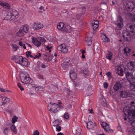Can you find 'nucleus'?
Instances as JSON below:
<instances>
[{
    "label": "nucleus",
    "instance_id": "1",
    "mask_svg": "<svg viewBox=\"0 0 135 135\" xmlns=\"http://www.w3.org/2000/svg\"><path fill=\"white\" fill-rule=\"evenodd\" d=\"M130 107L127 106L123 109L124 114L128 115L127 117L129 121H131L135 118V102L131 101Z\"/></svg>",
    "mask_w": 135,
    "mask_h": 135
},
{
    "label": "nucleus",
    "instance_id": "2",
    "mask_svg": "<svg viewBox=\"0 0 135 135\" xmlns=\"http://www.w3.org/2000/svg\"><path fill=\"white\" fill-rule=\"evenodd\" d=\"M29 29V26L27 25H25L21 27L19 31L16 33V35L19 37L23 36L25 33L28 32Z\"/></svg>",
    "mask_w": 135,
    "mask_h": 135
},
{
    "label": "nucleus",
    "instance_id": "3",
    "mask_svg": "<svg viewBox=\"0 0 135 135\" xmlns=\"http://www.w3.org/2000/svg\"><path fill=\"white\" fill-rule=\"evenodd\" d=\"M47 108L51 113H55L57 112L59 109V105L55 103L52 104V102L48 104Z\"/></svg>",
    "mask_w": 135,
    "mask_h": 135
},
{
    "label": "nucleus",
    "instance_id": "4",
    "mask_svg": "<svg viewBox=\"0 0 135 135\" xmlns=\"http://www.w3.org/2000/svg\"><path fill=\"white\" fill-rule=\"evenodd\" d=\"M22 74H21V80L22 83L27 86L31 84L32 83L33 80L30 78L28 75H25L23 76H22Z\"/></svg>",
    "mask_w": 135,
    "mask_h": 135
},
{
    "label": "nucleus",
    "instance_id": "5",
    "mask_svg": "<svg viewBox=\"0 0 135 135\" xmlns=\"http://www.w3.org/2000/svg\"><path fill=\"white\" fill-rule=\"evenodd\" d=\"M115 25L117 26V28L118 30H121L123 26V20L122 17L118 16L117 20L115 22Z\"/></svg>",
    "mask_w": 135,
    "mask_h": 135
},
{
    "label": "nucleus",
    "instance_id": "6",
    "mask_svg": "<svg viewBox=\"0 0 135 135\" xmlns=\"http://www.w3.org/2000/svg\"><path fill=\"white\" fill-rule=\"evenodd\" d=\"M124 72L126 75V77H128L131 80V81H132L133 82L135 81V73L134 76L133 75V72L129 71L127 69L125 68L124 69Z\"/></svg>",
    "mask_w": 135,
    "mask_h": 135
},
{
    "label": "nucleus",
    "instance_id": "7",
    "mask_svg": "<svg viewBox=\"0 0 135 135\" xmlns=\"http://www.w3.org/2000/svg\"><path fill=\"white\" fill-rule=\"evenodd\" d=\"M124 81V80H123L116 81L113 87L114 90L116 91L120 89L123 86Z\"/></svg>",
    "mask_w": 135,
    "mask_h": 135
},
{
    "label": "nucleus",
    "instance_id": "8",
    "mask_svg": "<svg viewBox=\"0 0 135 135\" xmlns=\"http://www.w3.org/2000/svg\"><path fill=\"white\" fill-rule=\"evenodd\" d=\"M57 49L59 51L64 53H66L68 51V48L64 44H62L59 45Z\"/></svg>",
    "mask_w": 135,
    "mask_h": 135
},
{
    "label": "nucleus",
    "instance_id": "9",
    "mask_svg": "<svg viewBox=\"0 0 135 135\" xmlns=\"http://www.w3.org/2000/svg\"><path fill=\"white\" fill-rule=\"evenodd\" d=\"M120 65H118L115 68V73L119 75L122 76L123 75V68Z\"/></svg>",
    "mask_w": 135,
    "mask_h": 135
},
{
    "label": "nucleus",
    "instance_id": "10",
    "mask_svg": "<svg viewBox=\"0 0 135 135\" xmlns=\"http://www.w3.org/2000/svg\"><path fill=\"white\" fill-rule=\"evenodd\" d=\"M122 34L124 40L129 42L130 40L131 36L130 33L126 30H123Z\"/></svg>",
    "mask_w": 135,
    "mask_h": 135
},
{
    "label": "nucleus",
    "instance_id": "11",
    "mask_svg": "<svg viewBox=\"0 0 135 135\" xmlns=\"http://www.w3.org/2000/svg\"><path fill=\"white\" fill-rule=\"evenodd\" d=\"M127 66L128 69L129 71H135V62L134 61H130L128 62L127 64Z\"/></svg>",
    "mask_w": 135,
    "mask_h": 135
},
{
    "label": "nucleus",
    "instance_id": "12",
    "mask_svg": "<svg viewBox=\"0 0 135 135\" xmlns=\"http://www.w3.org/2000/svg\"><path fill=\"white\" fill-rule=\"evenodd\" d=\"M120 95L122 98H127L130 97L131 94L128 90H122L120 92Z\"/></svg>",
    "mask_w": 135,
    "mask_h": 135
},
{
    "label": "nucleus",
    "instance_id": "13",
    "mask_svg": "<svg viewBox=\"0 0 135 135\" xmlns=\"http://www.w3.org/2000/svg\"><path fill=\"white\" fill-rule=\"evenodd\" d=\"M126 77L128 81L129 82L130 84V89L133 91H135V81H134L133 82V81L132 82V81H131V80L130 79H129V78L127 77Z\"/></svg>",
    "mask_w": 135,
    "mask_h": 135
},
{
    "label": "nucleus",
    "instance_id": "14",
    "mask_svg": "<svg viewBox=\"0 0 135 135\" xmlns=\"http://www.w3.org/2000/svg\"><path fill=\"white\" fill-rule=\"evenodd\" d=\"M43 27L42 24L40 22L35 23L33 24V28L35 30H37L42 28Z\"/></svg>",
    "mask_w": 135,
    "mask_h": 135
},
{
    "label": "nucleus",
    "instance_id": "15",
    "mask_svg": "<svg viewBox=\"0 0 135 135\" xmlns=\"http://www.w3.org/2000/svg\"><path fill=\"white\" fill-rule=\"evenodd\" d=\"M71 28L70 26L67 25H65L63 28L62 29V31L63 32L69 33L71 32Z\"/></svg>",
    "mask_w": 135,
    "mask_h": 135
},
{
    "label": "nucleus",
    "instance_id": "16",
    "mask_svg": "<svg viewBox=\"0 0 135 135\" xmlns=\"http://www.w3.org/2000/svg\"><path fill=\"white\" fill-rule=\"evenodd\" d=\"M70 76L72 80H74L77 78V75L74 70L73 69L70 71Z\"/></svg>",
    "mask_w": 135,
    "mask_h": 135
},
{
    "label": "nucleus",
    "instance_id": "17",
    "mask_svg": "<svg viewBox=\"0 0 135 135\" xmlns=\"http://www.w3.org/2000/svg\"><path fill=\"white\" fill-rule=\"evenodd\" d=\"M126 7L129 11H132L134 8V5L133 2H130L126 5Z\"/></svg>",
    "mask_w": 135,
    "mask_h": 135
},
{
    "label": "nucleus",
    "instance_id": "18",
    "mask_svg": "<svg viewBox=\"0 0 135 135\" xmlns=\"http://www.w3.org/2000/svg\"><path fill=\"white\" fill-rule=\"evenodd\" d=\"M32 42L35 46L37 47L40 46L41 45V42L35 37L32 38Z\"/></svg>",
    "mask_w": 135,
    "mask_h": 135
},
{
    "label": "nucleus",
    "instance_id": "19",
    "mask_svg": "<svg viewBox=\"0 0 135 135\" xmlns=\"http://www.w3.org/2000/svg\"><path fill=\"white\" fill-rule=\"evenodd\" d=\"M92 24L93 29L95 30L99 27V22L98 20H93L92 22Z\"/></svg>",
    "mask_w": 135,
    "mask_h": 135
},
{
    "label": "nucleus",
    "instance_id": "20",
    "mask_svg": "<svg viewBox=\"0 0 135 135\" xmlns=\"http://www.w3.org/2000/svg\"><path fill=\"white\" fill-rule=\"evenodd\" d=\"M23 58L21 56H16L14 57V59L15 60L16 62L20 64Z\"/></svg>",
    "mask_w": 135,
    "mask_h": 135
},
{
    "label": "nucleus",
    "instance_id": "21",
    "mask_svg": "<svg viewBox=\"0 0 135 135\" xmlns=\"http://www.w3.org/2000/svg\"><path fill=\"white\" fill-rule=\"evenodd\" d=\"M101 38L104 42H110V39L104 34H103L101 36Z\"/></svg>",
    "mask_w": 135,
    "mask_h": 135
},
{
    "label": "nucleus",
    "instance_id": "22",
    "mask_svg": "<svg viewBox=\"0 0 135 135\" xmlns=\"http://www.w3.org/2000/svg\"><path fill=\"white\" fill-rule=\"evenodd\" d=\"M35 87L36 91L38 93L42 92L44 90V88L41 86H37V85H36Z\"/></svg>",
    "mask_w": 135,
    "mask_h": 135
},
{
    "label": "nucleus",
    "instance_id": "23",
    "mask_svg": "<svg viewBox=\"0 0 135 135\" xmlns=\"http://www.w3.org/2000/svg\"><path fill=\"white\" fill-rule=\"evenodd\" d=\"M28 60L26 58H23L20 64L23 66H27L28 64Z\"/></svg>",
    "mask_w": 135,
    "mask_h": 135
},
{
    "label": "nucleus",
    "instance_id": "24",
    "mask_svg": "<svg viewBox=\"0 0 135 135\" xmlns=\"http://www.w3.org/2000/svg\"><path fill=\"white\" fill-rule=\"evenodd\" d=\"M87 127L88 129H92L94 127V125L91 121L88 122L87 123Z\"/></svg>",
    "mask_w": 135,
    "mask_h": 135
},
{
    "label": "nucleus",
    "instance_id": "25",
    "mask_svg": "<svg viewBox=\"0 0 135 135\" xmlns=\"http://www.w3.org/2000/svg\"><path fill=\"white\" fill-rule=\"evenodd\" d=\"M5 20H15L12 18V12H9L6 16L4 18Z\"/></svg>",
    "mask_w": 135,
    "mask_h": 135
},
{
    "label": "nucleus",
    "instance_id": "26",
    "mask_svg": "<svg viewBox=\"0 0 135 135\" xmlns=\"http://www.w3.org/2000/svg\"><path fill=\"white\" fill-rule=\"evenodd\" d=\"M68 61H64L61 64V66L63 69L65 70L68 68Z\"/></svg>",
    "mask_w": 135,
    "mask_h": 135
},
{
    "label": "nucleus",
    "instance_id": "27",
    "mask_svg": "<svg viewBox=\"0 0 135 135\" xmlns=\"http://www.w3.org/2000/svg\"><path fill=\"white\" fill-rule=\"evenodd\" d=\"M12 12V18L15 19L16 18V17L18 15V13L17 11L15 10H13Z\"/></svg>",
    "mask_w": 135,
    "mask_h": 135
},
{
    "label": "nucleus",
    "instance_id": "28",
    "mask_svg": "<svg viewBox=\"0 0 135 135\" xmlns=\"http://www.w3.org/2000/svg\"><path fill=\"white\" fill-rule=\"evenodd\" d=\"M64 25L65 24L63 22L60 23L57 25V28L58 29L61 30L62 31V29L63 28Z\"/></svg>",
    "mask_w": 135,
    "mask_h": 135
},
{
    "label": "nucleus",
    "instance_id": "29",
    "mask_svg": "<svg viewBox=\"0 0 135 135\" xmlns=\"http://www.w3.org/2000/svg\"><path fill=\"white\" fill-rule=\"evenodd\" d=\"M112 53L110 51H108L106 54V58L109 60H110L112 59Z\"/></svg>",
    "mask_w": 135,
    "mask_h": 135
},
{
    "label": "nucleus",
    "instance_id": "30",
    "mask_svg": "<svg viewBox=\"0 0 135 135\" xmlns=\"http://www.w3.org/2000/svg\"><path fill=\"white\" fill-rule=\"evenodd\" d=\"M60 124V121L57 119L55 120L54 121H53L52 123V125L55 127L59 125Z\"/></svg>",
    "mask_w": 135,
    "mask_h": 135
},
{
    "label": "nucleus",
    "instance_id": "31",
    "mask_svg": "<svg viewBox=\"0 0 135 135\" xmlns=\"http://www.w3.org/2000/svg\"><path fill=\"white\" fill-rule=\"evenodd\" d=\"M81 129L79 127L75 129L74 131L75 134L76 135H80L81 134Z\"/></svg>",
    "mask_w": 135,
    "mask_h": 135
},
{
    "label": "nucleus",
    "instance_id": "32",
    "mask_svg": "<svg viewBox=\"0 0 135 135\" xmlns=\"http://www.w3.org/2000/svg\"><path fill=\"white\" fill-rule=\"evenodd\" d=\"M10 128L11 131L13 132L14 133L16 134L17 133V129L14 125H12L10 127Z\"/></svg>",
    "mask_w": 135,
    "mask_h": 135
},
{
    "label": "nucleus",
    "instance_id": "33",
    "mask_svg": "<svg viewBox=\"0 0 135 135\" xmlns=\"http://www.w3.org/2000/svg\"><path fill=\"white\" fill-rule=\"evenodd\" d=\"M3 99V104H5L6 103H9L10 100V99L6 97H2Z\"/></svg>",
    "mask_w": 135,
    "mask_h": 135
},
{
    "label": "nucleus",
    "instance_id": "34",
    "mask_svg": "<svg viewBox=\"0 0 135 135\" xmlns=\"http://www.w3.org/2000/svg\"><path fill=\"white\" fill-rule=\"evenodd\" d=\"M127 131L128 132L135 135V129L132 128H128L127 129Z\"/></svg>",
    "mask_w": 135,
    "mask_h": 135
},
{
    "label": "nucleus",
    "instance_id": "35",
    "mask_svg": "<svg viewBox=\"0 0 135 135\" xmlns=\"http://www.w3.org/2000/svg\"><path fill=\"white\" fill-rule=\"evenodd\" d=\"M12 47L13 50L14 51H16L19 48L18 46L15 44L12 45Z\"/></svg>",
    "mask_w": 135,
    "mask_h": 135
},
{
    "label": "nucleus",
    "instance_id": "36",
    "mask_svg": "<svg viewBox=\"0 0 135 135\" xmlns=\"http://www.w3.org/2000/svg\"><path fill=\"white\" fill-rule=\"evenodd\" d=\"M105 128L104 129L107 132H111L112 131V129H110V127L109 125H107V126H106Z\"/></svg>",
    "mask_w": 135,
    "mask_h": 135
},
{
    "label": "nucleus",
    "instance_id": "37",
    "mask_svg": "<svg viewBox=\"0 0 135 135\" xmlns=\"http://www.w3.org/2000/svg\"><path fill=\"white\" fill-rule=\"evenodd\" d=\"M2 6L3 7L7 9H9L10 7V5L7 3H4V4H3Z\"/></svg>",
    "mask_w": 135,
    "mask_h": 135
},
{
    "label": "nucleus",
    "instance_id": "38",
    "mask_svg": "<svg viewBox=\"0 0 135 135\" xmlns=\"http://www.w3.org/2000/svg\"><path fill=\"white\" fill-rule=\"evenodd\" d=\"M19 45L21 47H23L24 49H26V46L25 44L23 42H22L21 41H20L18 43Z\"/></svg>",
    "mask_w": 135,
    "mask_h": 135
},
{
    "label": "nucleus",
    "instance_id": "39",
    "mask_svg": "<svg viewBox=\"0 0 135 135\" xmlns=\"http://www.w3.org/2000/svg\"><path fill=\"white\" fill-rule=\"evenodd\" d=\"M106 75L108 78V79L109 80L112 78V74L110 71H109L106 73Z\"/></svg>",
    "mask_w": 135,
    "mask_h": 135
},
{
    "label": "nucleus",
    "instance_id": "40",
    "mask_svg": "<svg viewBox=\"0 0 135 135\" xmlns=\"http://www.w3.org/2000/svg\"><path fill=\"white\" fill-rule=\"evenodd\" d=\"M18 118V117L16 116H13L12 119V123L13 124L15 123L17 121Z\"/></svg>",
    "mask_w": 135,
    "mask_h": 135
},
{
    "label": "nucleus",
    "instance_id": "41",
    "mask_svg": "<svg viewBox=\"0 0 135 135\" xmlns=\"http://www.w3.org/2000/svg\"><path fill=\"white\" fill-rule=\"evenodd\" d=\"M100 124L102 127L104 129L105 128L106 126L108 125L107 123L104 122H101Z\"/></svg>",
    "mask_w": 135,
    "mask_h": 135
},
{
    "label": "nucleus",
    "instance_id": "42",
    "mask_svg": "<svg viewBox=\"0 0 135 135\" xmlns=\"http://www.w3.org/2000/svg\"><path fill=\"white\" fill-rule=\"evenodd\" d=\"M128 30L129 32L133 33L134 31V28H133V26L132 25H131L130 26Z\"/></svg>",
    "mask_w": 135,
    "mask_h": 135
},
{
    "label": "nucleus",
    "instance_id": "43",
    "mask_svg": "<svg viewBox=\"0 0 135 135\" xmlns=\"http://www.w3.org/2000/svg\"><path fill=\"white\" fill-rule=\"evenodd\" d=\"M37 63L39 64V66H41V67L42 68H45L46 67V66L44 64L42 63L40 61H38Z\"/></svg>",
    "mask_w": 135,
    "mask_h": 135
},
{
    "label": "nucleus",
    "instance_id": "44",
    "mask_svg": "<svg viewBox=\"0 0 135 135\" xmlns=\"http://www.w3.org/2000/svg\"><path fill=\"white\" fill-rule=\"evenodd\" d=\"M53 56L52 55H50L49 56H48V59H46V60L47 61H50L53 59Z\"/></svg>",
    "mask_w": 135,
    "mask_h": 135
},
{
    "label": "nucleus",
    "instance_id": "45",
    "mask_svg": "<svg viewBox=\"0 0 135 135\" xmlns=\"http://www.w3.org/2000/svg\"><path fill=\"white\" fill-rule=\"evenodd\" d=\"M82 72L85 75H88V69H86L83 70Z\"/></svg>",
    "mask_w": 135,
    "mask_h": 135
},
{
    "label": "nucleus",
    "instance_id": "46",
    "mask_svg": "<svg viewBox=\"0 0 135 135\" xmlns=\"http://www.w3.org/2000/svg\"><path fill=\"white\" fill-rule=\"evenodd\" d=\"M40 40L43 44L45 43L46 41V39L43 37H41L40 38Z\"/></svg>",
    "mask_w": 135,
    "mask_h": 135
},
{
    "label": "nucleus",
    "instance_id": "47",
    "mask_svg": "<svg viewBox=\"0 0 135 135\" xmlns=\"http://www.w3.org/2000/svg\"><path fill=\"white\" fill-rule=\"evenodd\" d=\"M25 44L26 46V47H27V50H28L30 48V49H31L32 46L30 44L26 43H25Z\"/></svg>",
    "mask_w": 135,
    "mask_h": 135
},
{
    "label": "nucleus",
    "instance_id": "48",
    "mask_svg": "<svg viewBox=\"0 0 135 135\" xmlns=\"http://www.w3.org/2000/svg\"><path fill=\"white\" fill-rule=\"evenodd\" d=\"M64 118L66 119H68L69 117V114L67 112H65L64 115Z\"/></svg>",
    "mask_w": 135,
    "mask_h": 135
},
{
    "label": "nucleus",
    "instance_id": "49",
    "mask_svg": "<svg viewBox=\"0 0 135 135\" xmlns=\"http://www.w3.org/2000/svg\"><path fill=\"white\" fill-rule=\"evenodd\" d=\"M18 87L20 88L21 91H23L24 90L23 88L21 85V84L20 83H18L17 84Z\"/></svg>",
    "mask_w": 135,
    "mask_h": 135
},
{
    "label": "nucleus",
    "instance_id": "50",
    "mask_svg": "<svg viewBox=\"0 0 135 135\" xmlns=\"http://www.w3.org/2000/svg\"><path fill=\"white\" fill-rule=\"evenodd\" d=\"M0 90L2 92H10L11 91L9 90H6L2 88H0Z\"/></svg>",
    "mask_w": 135,
    "mask_h": 135
},
{
    "label": "nucleus",
    "instance_id": "51",
    "mask_svg": "<svg viewBox=\"0 0 135 135\" xmlns=\"http://www.w3.org/2000/svg\"><path fill=\"white\" fill-rule=\"evenodd\" d=\"M37 55H35L34 57V59H35L36 58H38L41 56V53H38L37 54Z\"/></svg>",
    "mask_w": 135,
    "mask_h": 135
},
{
    "label": "nucleus",
    "instance_id": "52",
    "mask_svg": "<svg viewBox=\"0 0 135 135\" xmlns=\"http://www.w3.org/2000/svg\"><path fill=\"white\" fill-rule=\"evenodd\" d=\"M37 78L38 79H44V76L40 74L37 75Z\"/></svg>",
    "mask_w": 135,
    "mask_h": 135
},
{
    "label": "nucleus",
    "instance_id": "53",
    "mask_svg": "<svg viewBox=\"0 0 135 135\" xmlns=\"http://www.w3.org/2000/svg\"><path fill=\"white\" fill-rule=\"evenodd\" d=\"M3 99L2 97H0V106L3 105Z\"/></svg>",
    "mask_w": 135,
    "mask_h": 135
},
{
    "label": "nucleus",
    "instance_id": "54",
    "mask_svg": "<svg viewBox=\"0 0 135 135\" xmlns=\"http://www.w3.org/2000/svg\"><path fill=\"white\" fill-rule=\"evenodd\" d=\"M56 127L57 131L59 132L61 130V127L59 125L56 126Z\"/></svg>",
    "mask_w": 135,
    "mask_h": 135
},
{
    "label": "nucleus",
    "instance_id": "55",
    "mask_svg": "<svg viewBox=\"0 0 135 135\" xmlns=\"http://www.w3.org/2000/svg\"><path fill=\"white\" fill-rule=\"evenodd\" d=\"M92 37H89V38L86 37L85 41L86 42H87L90 41H91Z\"/></svg>",
    "mask_w": 135,
    "mask_h": 135
},
{
    "label": "nucleus",
    "instance_id": "56",
    "mask_svg": "<svg viewBox=\"0 0 135 135\" xmlns=\"http://www.w3.org/2000/svg\"><path fill=\"white\" fill-rule=\"evenodd\" d=\"M9 128L8 127H7L5 128L4 129V133L6 134L8 132V131L9 130Z\"/></svg>",
    "mask_w": 135,
    "mask_h": 135
},
{
    "label": "nucleus",
    "instance_id": "57",
    "mask_svg": "<svg viewBox=\"0 0 135 135\" xmlns=\"http://www.w3.org/2000/svg\"><path fill=\"white\" fill-rule=\"evenodd\" d=\"M39 132L38 130H36L33 133V135H39Z\"/></svg>",
    "mask_w": 135,
    "mask_h": 135
},
{
    "label": "nucleus",
    "instance_id": "58",
    "mask_svg": "<svg viewBox=\"0 0 135 135\" xmlns=\"http://www.w3.org/2000/svg\"><path fill=\"white\" fill-rule=\"evenodd\" d=\"M31 54V52L30 51H27L26 52V55L27 57H28Z\"/></svg>",
    "mask_w": 135,
    "mask_h": 135
},
{
    "label": "nucleus",
    "instance_id": "59",
    "mask_svg": "<svg viewBox=\"0 0 135 135\" xmlns=\"http://www.w3.org/2000/svg\"><path fill=\"white\" fill-rule=\"evenodd\" d=\"M108 86V85L107 83L105 82L104 83V87L105 88H107Z\"/></svg>",
    "mask_w": 135,
    "mask_h": 135
},
{
    "label": "nucleus",
    "instance_id": "60",
    "mask_svg": "<svg viewBox=\"0 0 135 135\" xmlns=\"http://www.w3.org/2000/svg\"><path fill=\"white\" fill-rule=\"evenodd\" d=\"M127 49H128V51L126 50V48H124V52L125 53H128L130 51V49H129L127 48Z\"/></svg>",
    "mask_w": 135,
    "mask_h": 135
},
{
    "label": "nucleus",
    "instance_id": "61",
    "mask_svg": "<svg viewBox=\"0 0 135 135\" xmlns=\"http://www.w3.org/2000/svg\"><path fill=\"white\" fill-rule=\"evenodd\" d=\"M131 124L133 127L135 128V120L132 122Z\"/></svg>",
    "mask_w": 135,
    "mask_h": 135
},
{
    "label": "nucleus",
    "instance_id": "62",
    "mask_svg": "<svg viewBox=\"0 0 135 135\" xmlns=\"http://www.w3.org/2000/svg\"><path fill=\"white\" fill-rule=\"evenodd\" d=\"M44 56H43V57L45 61H46V59H48V56H47L46 54H44Z\"/></svg>",
    "mask_w": 135,
    "mask_h": 135
},
{
    "label": "nucleus",
    "instance_id": "63",
    "mask_svg": "<svg viewBox=\"0 0 135 135\" xmlns=\"http://www.w3.org/2000/svg\"><path fill=\"white\" fill-rule=\"evenodd\" d=\"M86 42L88 46H90L91 44V41H90Z\"/></svg>",
    "mask_w": 135,
    "mask_h": 135
},
{
    "label": "nucleus",
    "instance_id": "64",
    "mask_svg": "<svg viewBox=\"0 0 135 135\" xmlns=\"http://www.w3.org/2000/svg\"><path fill=\"white\" fill-rule=\"evenodd\" d=\"M39 9L40 10H42L44 11H45V10L44 9V7L42 6H41V7L39 8Z\"/></svg>",
    "mask_w": 135,
    "mask_h": 135
}]
</instances>
